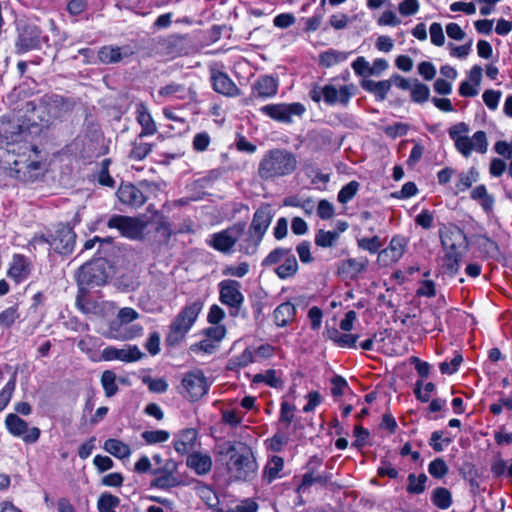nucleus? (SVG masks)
Here are the masks:
<instances>
[{
	"label": "nucleus",
	"mask_w": 512,
	"mask_h": 512,
	"mask_svg": "<svg viewBox=\"0 0 512 512\" xmlns=\"http://www.w3.org/2000/svg\"><path fill=\"white\" fill-rule=\"evenodd\" d=\"M431 501L437 508L446 510L452 505V495L448 489L437 487L432 492Z\"/></svg>",
	"instance_id": "40"
},
{
	"label": "nucleus",
	"mask_w": 512,
	"mask_h": 512,
	"mask_svg": "<svg viewBox=\"0 0 512 512\" xmlns=\"http://www.w3.org/2000/svg\"><path fill=\"white\" fill-rule=\"evenodd\" d=\"M159 95L164 97L176 95L179 99H184L185 87L182 84L171 83L164 87H161L159 90Z\"/></svg>",
	"instance_id": "56"
},
{
	"label": "nucleus",
	"mask_w": 512,
	"mask_h": 512,
	"mask_svg": "<svg viewBox=\"0 0 512 512\" xmlns=\"http://www.w3.org/2000/svg\"><path fill=\"white\" fill-rule=\"evenodd\" d=\"M448 471L449 468L442 458L434 459L428 466V472L430 475L437 479H441L446 476Z\"/></svg>",
	"instance_id": "53"
},
{
	"label": "nucleus",
	"mask_w": 512,
	"mask_h": 512,
	"mask_svg": "<svg viewBox=\"0 0 512 512\" xmlns=\"http://www.w3.org/2000/svg\"><path fill=\"white\" fill-rule=\"evenodd\" d=\"M360 86L365 91L374 94L376 100L384 101L387 97L388 92L391 89V81H374L371 79H362L360 82Z\"/></svg>",
	"instance_id": "27"
},
{
	"label": "nucleus",
	"mask_w": 512,
	"mask_h": 512,
	"mask_svg": "<svg viewBox=\"0 0 512 512\" xmlns=\"http://www.w3.org/2000/svg\"><path fill=\"white\" fill-rule=\"evenodd\" d=\"M42 41L47 42L48 37L42 35V30L36 24L28 21H20L17 24L15 48L18 54L41 49Z\"/></svg>",
	"instance_id": "7"
},
{
	"label": "nucleus",
	"mask_w": 512,
	"mask_h": 512,
	"mask_svg": "<svg viewBox=\"0 0 512 512\" xmlns=\"http://www.w3.org/2000/svg\"><path fill=\"white\" fill-rule=\"evenodd\" d=\"M426 481L427 476L425 474H420L418 477L414 474H409L407 492L410 494H421L425 490Z\"/></svg>",
	"instance_id": "48"
},
{
	"label": "nucleus",
	"mask_w": 512,
	"mask_h": 512,
	"mask_svg": "<svg viewBox=\"0 0 512 512\" xmlns=\"http://www.w3.org/2000/svg\"><path fill=\"white\" fill-rule=\"evenodd\" d=\"M144 356L145 354L136 345H130L122 349L107 347L103 351V357L106 360H120L128 363L138 361Z\"/></svg>",
	"instance_id": "21"
},
{
	"label": "nucleus",
	"mask_w": 512,
	"mask_h": 512,
	"mask_svg": "<svg viewBox=\"0 0 512 512\" xmlns=\"http://www.w3.org/2000/svg\"><path fill=\"white\" fill-rule=\"evenodd\" d=\"M132 54L133 51L128 46H103L98 51V59L102 64H115Z\"/></svg>",
	"instance_id": "24"
},
{
	"label": "nucleus",
	"mask_w": 512,
	"mask_h": 512,
	"mask_svg": "<svg viewBox=\"0 0 512 512\" xmlns=\"http://www.w3.org/2000/svg\"><path fill=\"white\" fill-rule=\"evenodd\" d=\"M245 228V223L238 222L225 230L211 235V238L207 243L215 250L224 254H229L240 236L244 233Z\"/></svg>",
	"instance_id": "10"
},
{
	"label": "nucleus",
	"mask_w": 512,
	"mask_h": 512,
	"mask_svg": "<svg viewBox=\"0 0 512 512\" xmlns=\"http://www.w3.org/2000/svg\"><path fill=\"white\" fill-rule=\"evenodd\" d=\"M101 383L107 397H112L117 393L118 386L116 384V375L113 371H104L101 376Z\"/></svg>",
	"instance_id": "46"
},
{
	"label": "nucleus",
	"mask_w": 512,
	"mask_h": 512,
	"mask_svg": "<svg viewBox=\"0 0 512 512\" xmlns=\"http://www.w3.org/2000/svg\"><path fill=\"white\" fill-rule=\"evenodd\" d=\"M360 184L357 181H351L344 185L338 193L337 199L340 203L346 204L356 195Z\"/></svg>",
	"instance_id": "50"
},
{
	"label": "nucleus",
	"mask_w": 512,
	"mask_h": 512,
	"mask_svg": "<svg viewBox=\"0 0 512 512\" xmlns=\"http://www.w3.org/2000/svg\"><path fill=\"white\" fill-rule=\"evenodd\" d=\"M418 192L417 186L414 182L405 183L400 191L393 192L391 196L396 199H406L414 196Z\"/></svg>",
	"instance_id": "64"
},
{
	"label": "nucleus",
	"mask_w": 512,
	"mask_h": 512,
	"mask_svg": "<svg viewBox=\"0 0 512 512\" xmlns=\"http://www.w3.org/2000/svg\"><path fill=\"white\" fill-rule=\"evenodd\" d=\"M106 262L104 259H96L83 264L77 274L78 288L89 286H101L107 282Z\"/></svg>",
	"instance_id": "8"
},
{
	"label": "nucleus",
	"mask_w": 512,
	"mask_h": 512,
	"mask_svg": "<svg viewBox=\"0 0 512 512\" xmlns=\"http://www.w3.org/2000/svg\"><path fill=\"white\" fill-rule=\"evenodd\" d=\"M136 118L138 123L141 125L142 130L140 136L153 135L157 132L156 124L150 115L147 107L143 103H139L136 108Z\"/></svg>",
	"instance_id": "29"
},
{
	"label": "nucleus",
	"mask_w": 512,
	"mask_h": 512,
	"mask_svg": "<svg viewBox=\"0 0 512 512\" xmlns=\"http://www.w3.org/2000/svg\"><path fill=\"white\" fill-rule=\"evenodd\" d=\"M76 234L68 225H59L50 240V248L60 255L72 253L75 246Z\"/></svg>",
	"instance_id": "16"
},
{
	"label": "nucleus",
	"mask_w": 512,
	"mask_h": 512,
	"mask_svg": "<svg viewBox=\"0 0 512 512\" xmlns=\"http://www.w3.org/2000/svg\"><path fill=\"white\" fill-rule=\"evenodd\" d=\"M187 466L193 469L198 475H205L211 471L212 459L207 454L199 452L192 453L187 457Z\"/></svg>",
	"instance_id": "31"
},
{
	"label": "nucleus",
	"mask_w": 512,
	"mask_h": 512,
	"mask_svg": "<svg viewBox=\"0 0 512 512\" xmlns=\"http://www.w3.org/2000/svg\"><path fill=\"white\" fill-rule=\"evenodd\" d=\"M107 226L119 230L124 237L137 240L142 238L146 222L134 217L113 215L108 220Z\"/></svg>",
	"instance_id": "14"
},
{
	"label": "nucleus",
	"mask_w": 512,
	"mask_h": 512,
	"mask_svg": "<svg viewBox=\"0 0 512 512\" xmlns=\"http://www.w3.org/2000/svg\"><path fill=\"white\" fill-rule=\"evenodd\" d=\"M358 248L368 251L371 254H375L381 251L382 242L379 236H373L371 238H358L357 239Z\"/></svg>",
	"instance_id": "47"
},
{
	"label": "nucleus",
	"mask_w": 512,
	"mask_h": 512,
	"mask_svg": "<svg viewBox=\"0 0 512 512\" xmlns=\"http://www.w3.org/2000/svg\"><path fill=\"white\" fill-rule=\"evenodd\" d=\"M249 271V265L246 262L240 263L238 266H226L222 273L226 276H235L242 278L244 277Z\"/></svg>",
	"instance_id": "63"
},
{
	"label": "nucleus",
	"mask_w": 512,
	"mask_h": 512,
	"mask_svg": "<svg viewBox=\"0 0 512 512\" xmlns=\"http://www.w3.org/2000/svg\"><path fill=\"white\" fill-rule=\"evenodd\" d=\"M181 387L183 388L181 393L184 397L190 401H198L208 393L209 383L203 371L195 369L184 374Z\"/></svg>",
	"instance_id": "9"
},
{
	"label": "nucleus",
	"mask_w": 512,
	"mask_h": 512,
	"mask_svg": "<svg viewBox=\"0 0 512 512\" xmlns=\"http://www.w3.org/2000/svg\"><path fill=\"white\" fill-rule=\"evenodd\" d=\"M353 85H343L339 89L332 84L323 86V100L328 105H335L337 103L347 106L350 102L354 92Z\"/></svg>",
	"instance_id": "18"
},
{
	"label": "nucleus",
	"mask_w": 512,
	"mask_h": 512,
	"mask_svg": "<svg viewBox=\"0 0 512 512\" xmlns=\"http://www.w3.org/2000/svg\"><path fill=\"white\" fill-rule=\"evenodd\" d=\"M203 303L196 300L186 304L176 315L169 326V332L165 338V344L168 347L178 346L186 337L187 333L196 321L201 312Z\"/></svg>",
	"instance_id": "4"
},
{
	"label": "nucleus",
	"mask_w": 512,
	"mask_h": 512,
	"mask_svg": "<svg viewBox=\"0 0 512 512\" xmlns=\"http://www.w3.org/2000/svg\"><path fill=\"white\" fill-rule=\"evenodd\" d=\"M120 504V500L117 496L112 495L109 492H104L100 495L97 507L99 512H115V508Z\"/></svg>",
	"instance_id": "44"
},
{
	"label": "nucleus",
	"mask_w": 512,
	"mask_h": 512,
	"mask_svg": "<svg viewBox=\"0 0 512 512\" xmlns=\"http://www.w3.org/2000/svg\"><path fill=\"white\" fill-rule=\"evenodd\" d=\"M409 130V125L402 122H397L393 125H389L384 129V132L387 136L391 138H396L398 136H404L407 134Z\"/></svg>",
	"instance_id": "61"
},
{
	"label": "nucleus",
	"mask_w": 512,
	"mask_h": 512,
	"mask_svg": "<svg viewBox=\"0 0 512 512\" xmlns=\"http://www.w3.org/2000/svg\"><path fill=\"white\" fill-rule=\"evenodd\" d=\"M471 198L478 201L485 212H490L493 209L494 198L488 194L485 185L481 184L476 186L471 191Z\"/></svg>",
	"instance_id": "38"
},
{
	"label": "nucleus",
	"mask_w": 512,
	"mask_h": 512,
	"mask_svg": "<svg viewBox=\"0 0 512 512\" xmlns=\"http://www.w3.org/2000/svg\"><path fill=\"white\" fill-rule=\"evenodd\" d=\"M411 89V99L416 103H424L429 99L430 89L426 84L420 83L415 80Z\"/></svg>",
	"instance_id": "49"
},
{
	"label": "nucleus",
	"mask_w": 512,
	"mask_h": 512,
	"mask_svg": "<svg viewBox=\"0 0 512 512\" xmlns=\"http://www.w3.org/2000/svg\"><path fill=\"white\" fill-rule=\"evenodd\" d=\"M440 240L445 255L443 258V267L450 276L458 273L462 253L460 248H467V238L463 230L457 226L447 228L445 231L440 230Z\"/></svg>",
	"instance_id": "3"
},
{
	"label": "nucleus",
	"mask_w": 512,
	"mask_h": 512,
	"mask_svg": "<svg viewBox=\"0 0 512 512\" xmlns=\"http://www.w3.org/2000/svg\"><path fill=\"white\" fill-rule=\"evenodd\" d=\"M5 425L10 434L21 437L27 444L37 442L41 434L38 427L29 428L28 423L14 413L6 416Z\"/></svg>",
	"instance_id": "15"
},
{
	"label": "nucleus",
	"mask_w": 512,
	"mask_h": 512,
	"mask_svg": "<svg viewBox=\"0 0 512 512\" xmlns=\"http://www.w3.org/2000/svg\"><path fill=\"white\" fill-rule=\"evenodd\" d=\"M272 220L271 209L269 205H263L256 210L249 230L263 238Z\"/></svg>",
	"instance_id": "25"
},
{
	"label": "nucleus",
	"mask_w": 512,
	"mask_h": 512,
	"mask_svg": "<svg viewBox=\"0 0 512 512\" xmlns=\"http://www.w3.org/2000/svg\"><path fill=\"white\" fill-rule=\"evenodd\" d=\"M228 473L236 480L249 481L253 479L258 470V465L252 449L245 443L239 442V450L233 454L227 464Z\"/></svg>",
	"instance_id": "6"
},
{
	"label": "nucleus",
	"mask_w": 512,
	"mask_h": 512,
	"mask_svg": "<svg viewBox=\"0 0 512 512\" xmlns=\"http://www.w3.org/2000/svg\"><path fill=\"white\" fill-rule=\"evenodd\" d=\"M284 467V460L282 457L273 456L266 464L262 479L267 484L272 483L276 478L279 477V472Z\"/></svg>",
	"instance_id": "37"
},
{
	"label": "nucleus",
	"mask_w": 512,
	"mask_h": 512,
	"mask_svg": "<svg viewBox=\"0 0 512 512\" xmlns=\"http://www.w3.org/2000/svg\"><path fill=\"white\" fill-rule=\"evenodd\" d=\"M297 157L284 148L268 150L258 165V175L264 180H274L292 174L297 168Z\"/></svg>",
	"instance_id": "2"
},
{
	"label": "nucleus",
	"mask_w": 512,
	"mask_h": 512,
	"mask_svg": "<svg viewBox=\"0 0 512 512\" xmlns=\"http://www.w3.org/2000/svg\"><path fill=\"white\" fill-rule=\"evenodd\" d=\"M260 111L275 121L288 124L292 122L293 116L301 117L306 109L303 104L294 102L268 104L262 106Z\"/></svg>",
	"instance_id": "13"
},
{
	"label": "nucleus",
	"mask_w": 512,
	"mask_h": 512,
	"mask_svg": "<svg viewBox=\"0 0 512 512\" xmlns=\"http://www.w3.org/2000/svg\"><path fill=\"white\" fill-rule=\"evenodd\" d=\"M239 450V442L224 441L216 446L217 454L220 456H228L231 461L233 454Z\"/></svg>",
	"instance_id": "57"
},
{
	"label": "nucleus",
	"mask_w": 512,
	"mask_h": 512,
	"mask_svg": "<svg viewBox=\"0 0 512 512\" xmlns=\"http://www.w3.org/2000/svg\"><path fill=\"white\" fill-rule=\"evenodd\" d=\"M256 382L263 381L267 385L277 388L281 385V380L276 376V371L273 369L267 370L264 374H258L254 379Z\"/></svg>",
	"instance_id": "58"
},
{
	"label": "nucleus",
	"mask_w": 512,
	"mask_h": 512,
	"mask_svg": "<svg viewBox=\"0 0 512 512\" xmlns=\"http://www.w3.org/2000/svg\"><path fill=\"white\" fill-rule=\"evenodd\" d=\"M241 284L236 280H223L219 283L220 301L230 307V315L237 317L244 302Z\"/></svg>",
	"instance_id": "12"
},
{
	"label": "nucleus",
	"mask_w": 512,
	"mask_h": 512,
	"mask_svg": "<svg viewBox=\"0 0 512 512\" xmlns=\"http://www.w3.org/2000/svg\"><path fill=\"white\" fill-rule=\"evenodd\" d=\"M153 145L143 141V136L138 135L132 143V149L129 158L141 161L151 152Z\"/></svg>",
	"instance_id": "39"
},
{
	"label": "nucleus",
	"mask_w": 512,
	"mask_h": 512,
	"mask_svg": "<svg viewBox=\"0 0 512 512\" xmlns=\"http://www.w3.org/2000/svg\"><path fill=\"white\" fill-rule=\"evenodd\" d=\"M213 89L224 96L235 97L240 94V90L230 77L221 71H213L211 74Z\"/></svg>",
	"instance_id": "23"
},
{
	"label": "nucleus",
	"mask_w": 512,
	"mask_h": 512,
	"mask_svg": "<svg viewBox=\"0 0 512 512\" xmlns=\"http://www.w3.org/2000/svg\"><path fill=\"white\" fill-rule=\"evenodd\" d=\"M470 128L465 122H460L449 128V136L454 141L455 148L464 157H469L472 150L484 154L487 152L488 141L486 133L482 130L474 133L472 138L468 137Z\"/></svg>",
	"instance_id": "5"
},
{
	"label": "nucleus",
	"mask_w": 512,
	"mask_h": 512,
	"mask_svg": "<svg viewBox=\"0 0 512 512\" xmlns=\"http://www.w3.org/2000/svg\"><path fill=\"white\" fill-rule=\"evenodd\" d=\"M408 241L403 236L392 237L389 245L379 252L378 259L385 264L396 263L404 254Z\"/></svg>",
	"instance_id": "19"
},
{
	"label": "nucleus",
	"mask_w": 512,
	"mask_h": 512,
	"mask_svg": "<svg viewBox=\"0 0 512 512\" xmlns=\"http://www.w3.org/2000/svg\"><path fill=\"white\" fill-rule=\"evenodd\" d=\"M116 194L122 204L133 208L142 206L147 200L143 192L132 183L121 184Z\"/></svg>",
	"instance_id": "20"
},
{
	"label": "nucleus",
	"mask_w": 512,
	"mask_h": 512,
	"mask_svg": "<svg viewBox=\"0 0 512 512\" xmlns=\"http://www.w3.org/2000/svg\"><path fill=\"white\" fill-rule=\"evenodd\" d=\"M463 361V357L461 354H456L454 358L451 360L450 363L448 362H442L439 365V369L442 374H448L451 375L455 373L458 370V367Z\"/></svg>",
	"instance_id": "60"
},
{
	"label": "nucleus",
	"mask_w": 512,
	"mask_h": 512,
	"mask_svg": "<svg viewBox=\"0 0 512 512\" xmlns=\"http://www.w3.org/2000/svg\"><path fill=\"white\" fill-rule=\"evenodd\" d=\"M143 382L148 385L151 392L155 393H164L168 388L167 382L162 378L153 379L151 377H145Z\"/></svg>",
	"instance_id": "62"
},
{
	"label": "nucleus",
	"mask_w": 512,
	"mask_h": 512,
	"mask_svg": "<svg viewBox=\"0 0 512 512\" xmlns=\"http://www.w3.org/2000/svg\"><path fill=\"white\" fill-rule=\"evenodd\" d=\"M295 315V306L289 301L284 302L277 306L273 312L274 323L278 327H285L294 320Z\"/></svg>",
	"instance_id": "32"
},
{
	"label": "nucleus",
	"mask_w": 512,
	"mask_h": 512,
	"mask_svg": "<svg viewBox=\"0 0 512 512\" xmlns=\"http://www.w3.org/2000/svg\"><path fill=\"white\" fill-rule=\"evenodd\" d=\"M322 463L321 459L314 456L308 463V471L302 476V481L297 487V492H304L313 484H318L321 487H325L331 483L332 474L330 472L318 473L315 471V467L320 466Z\"/></svg>",
	"instance_id": "17"
},
{
	"label": "nucleus",
	"mask_w": 512,
	"mask_h": 512,
	"mask_svg": "<svg viewBox=\"0 0 512 512\" xmlns=\"http://www.w3.org/2000/svg\"><path fill=\"white\" fill-rule=\"evenodd\" d=\"M283 260L284 262L275 269L276 275L280 279H287L296 275L299 266L295 255L289 252Z\"/></svg>",
	"instance_id": "36"
},
{
	"label": "nucleus",
	"mask_w": 512,
	"mask_h": 512,
	"mask_svg": "<svg viewBox=\"0 0 512 512\" xmlns=\"http://www.w3.org/2000/svg\"><path fill=\"white\" fill-rule=\"evenodd\" d=\"M179 484H180V482L171 473H163L162 475L156 477L151 482L152 487H156V488H160V489H169L172 487H176Z\"/></svg>",
	"instance_id": "52"
},
{
	"label": "nucleus",
	"mask_w": 512,
	"mask_h": 512,
	"mask_svg": "<svg viewBox=\"0 0 512 512\" xmlns=\"http://www.w3.org/2000/svg\"><path fill=\"white\" fill-rule=\"evenodd\" d=\"M348 53L329 49L319 55V63L323 67H331L337 63L343 62L347 59Z\"/></svg>",
	"instance_id": "42"
},
{
	"label": "nucleus",
	"mask_w": 512,
	"mask_h": 512,
	"mask_svg": "<svg viewBox=\"0 0 512 512\" xmlns=\"http://www.w3.org/2000/svg\"><path fill=\"white\" fill-rule=\"evenodd\" d=\"M37 126L35 117L20 115H4L0 117V148H5L8 153L17 155V159L10 164L20 179L32 178L30 173L39 170L40 161L32 159L31 154H36L37 147L27 141L31 134V128Z\"/></svg>",
	"instance_id": "1"
},
{
	"label": "nucleus",
	"mask_w": 512,
	"mask_h": 512,
	"mask_svg": "<svg viewBox=\"0 0 512 512\" xmlns=\"http://www.w3.org/2000/svg\"><path fill=\"white\" fill-rule=\"evenodd\" d=\"M187 39L181 35H171L161 42L163 53L175 57L186 51Z\"/></svg>",
	"instance_id": "28"
},
{
	"label": "nucleus",
	"mask_w": 512,
	"mask_h": 512,
	"mask_svg": "<svg viewBox=\"0 0 512 512\" xmlns=\"http://www.w3.org/2000/svg\"><path fill=\"white\" fill-rule=\"evenodd\" d=\"M197 439V431L193 428L183 430L178 439L174 442L175 450L184 455L188 453L193 447Z\"/></svg>",
	"instance_id": "33"
},
{
	"label": "nucleus",
	"mask_w": 512,
	"mask_h": 512,
	"mask_svg": "<svg viewBox=\"0 0 512 512\" xmlns=\"http://www.w3.org/2000/svg\"><path fill=\"white\" fill-rule=\"evenodd\" d=\"M29 273L30 268L26 258L22 255L14 256L8 275L18 283L27 278Z\"/></svg>",
	"instance_id": "34"
},
{
	"label": "nucleus",
	"mask_w": 512,
	"mask_h": 512,
	"mask_svg": "<svg viewBox=\"0 0 512 512\" xmlns=\"http://www.w3.org/2000/svg\"><path fill=\"white\" fill-rule=\"evenodd\" d=\"M16 377L17 373L14 372L9 381L6 383V385L3 387V389L0 391V412L5 409V407L10 402L13 392L16 387Z\"/></svg>",
	"instance_id": "45"
},
{
	"label": "nucleus",
	"mask_w": 512,
	"mask_h": 512,
	"mask_svg": "<svg viewBox=\"0 0 512 512\" xmlns=\"http://www.w3.org/2000/svg\"><path fill=\"white\" fill-rule=\"evenodd\" d=\"M423 382L421 380L416 381L414 387V394L416 398L421 402H427L430 399V393L434 391L435 385L432 382H428L424 386V393L422 392Z\"/></svg>",
	"instance_id": "55"
},
{
	"label": "nucleus",
	"mask_w": 512,
	"mask_h": 512,
	"mask_svg": "<svg viewBox=\"0 0 512 512\" xmlns=\"http://www.w3.org/2000/svg\"><path fill=\"white\" fill-rule=\"evenodd\" d=\"M339 240V232L336 231H325L319 229L315 234V244L321 248H332L336 245Z\"/></svg>",
	"instance_id": "41"
},
{
	"label": "nucleus",
	"mask_w": 512,
	"mask_h": 512,
	"mask_svg": "<svg viewBox=\"0 0 512 512\" xmlns=\"http://www.w3.org/2000/svg\"><path fill=\"white\" fill-rule=\"evenodd\" d=\"M169 433L165 430H154V431H144L141 434L142 439L147 444H156L162 443L169 439Z\"/></svg>",
	"instance_id": "54"
},
{
	"label": "nucleus",
	"mask_w": 512,
	"mask_h": 512,
	"mask_svg": "<svg viewBox=\"0 0 512 512\" xmlns=\"http://www.w3.org/2000/svg\"><path fill=\"white\" fill-rule=\"evenodd\" d=\"M278 90V81L268 75L260 76L252 86L250 100L254 98H270L276 95Z\"/></svg>",
	"instance_id": "22"
},
{
	"label": "nucleus",
	"mask_w": 512,
	"mask_h": 512,
	"mask_svg": "<svg viewBox=\"0 0 512 512\" xmlns=\"http://www.w3.org/2000/svg\"><path fill=\"white\" fill-rule=\"evenodd\" d=\"M291 252V248L278 247L272 250L262 261V266H272L279 263Z\"/></svg>",
	"instance_id": "51"
},
{
	"label": "nucleus",
	"mask_w": 512,
	"mask_h": 512,
	"mask_svg": "<svg viewBox=\"0 0 512 512\" xmlns=\"http://www.w3.org/2000/svg\"><path fill=\"white\" fill-rule=\"evenodd\" d=\"M75 303L76 307L86 315H98L101 312L100 304L90 297L88 288H78Z\"/></svg>",
	"instance_id": "26"
},
{
	"label": "nucleus",
	"mask_w": 512,
	"mask_h": 512,
	"mask_svg": "<svg viewBox=\"0 0 512 512\" xmlns=\"http://www.w3.org/2000/svg\"><path fill=\"white\" fill-rule=\"evenodd\" d=\"M41 104L47 113V117L37 116L36 121L39 120L41 123H45L46 126L49 125L51 120L61 118L72 109L71 101L57 94L44 95L41 98Z\"/></svg>",
	"instance_id": "11"
},
{
	"label": "nucleus",
	"mask_w": 512,
	"mask_h": 512,
	"mask_svg": "<svg viewBox=\"0 0 512 512\" xmlns=\"http://www.w3.org/2000/svg\"><path fill=\"white\" fill-rule=\"evenodd\" d=\"M103 449L119 459L128 458L131 454V449L128 444L114 438L107 439L104 442Z\"/></svg>",
	"instance_id": "35"
},
{
	"label": "nucleus",
	"mask_w": 512,
	"mask_h": 512,
	"mask_svg": "<svg viewBox=\"0 0 512 512\" xmlns=\"http://www.w3.org/2000/svg\"><path fill=\"white\" fill-rule=\"evenodd\" d=\"M368 265V259L365 257L355 259L349 258L341 262L338 266V274L347 275L351 278L357 276L359 273L366 270Z\"/></svg>",
	"instance_id": "30"
},
{
	"label": "nucleus",
	"mask_w": 512,
	"mask_h": 512,
	"mask_svg": "<svg viewBox=\"0 0 512 512\" xmlns=\"http://www.w3.org/2000/svg\"><path fill=\"white\" fill-rule=\"evenodd\" d=\"M262 239V237L249 230L248 235L239 244V251L246 255L255 254Z\"/></svg>",
	"instance_id": "43"
},
{
	"label": "nucleus",
	"mask_w": 512,
	"mask_h": 512,
	"mask_svg": "<svg viewBox=\"0 0 512 512\" xmlns=\"http://www.w3.org/2000/svg\"><path fill=\"white\" fill-rule=\"evenodd\" d=\"M335 210L332 203L326 199L319 201L317 206V215L323 220H329L334 216Z\"/></svg>",
	"instance_id": "59"
}]
</instances>
